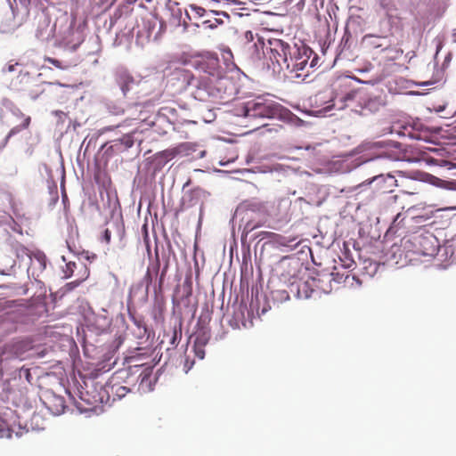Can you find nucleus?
<instances>
[{
    "instance_id": "nucleus-38",
    "label": "nucleus",
    "mask_w": 456,
    "mask_h": 456,
    "mask_svg": "<svg viewBox=\"0 0 456 456\" xmlns=\"http://www.w3.org/2000/svg\"><path fill=\"white\" fill-rule=\"evenodd\" d=\"M426 161L428 165L446 166L448 164L445 160H439L434 158H428Z\"/></svg>"
},
{
    "instance_id": "nucleus-16",
    "label": "nucleus",
    "mask_w": 456,
    "mask_h": 456,
    "mask_svg": "<svg viewBox=\"0 0 456 456\" xmlns=\"http://www.w3.org/2000/svg\"><path fill=\"white\" fill-rule=\"evenodd\" d=\"M29 263L30 265L27 269L28 274L37 280L46 268V256L40 250L33 251L29 257Z\"/></svg>"
},
{
    "instance_id": "nucleus-47",
    "label": "nucleus",
    "mask_w": 456,
    "mask_h": 456,
    "mask_svg": "<svg viewBox=\"0 0 456 456\" xmlns=\"http://www.w3.org/2000/svg\"><path fill=\"white\" fill-rule=\"evenodd\" d=\"M223 55H224L225 61H228L229 59L232 57V53L230 49L224 50Z\"/></svg>"
},
{
    "instance_id": "nucleus-7",
    "label": "nucleus",
    "mask_w": 456,
    "mask_h": 456,
    "mask_svg": "<svg viewBox=\"0 0 456 456\" xmlns=\"http://www.w3.org/2000/svg\"><path fill=\"white\" fill-rule=\"evenodd\" d=\"M28 339L14 340L4 346L0 352V362L4 360L18 359L23 361L33 357H43Z\"/></svg>"
},
{
    "instance_id": "nucleus-36",
    "label": "nucleus",
    "mask_w": 456,
    "mask_h": 456,
    "mask_svg": "<svg viewBox=\"0 0 456 456\" xmlns=\"http://www.w3.org/2000/svg\"><path fill=\"white\" fill-rule=\"evenodd\" d=\"M30 256H32V252H29L26 248H20L16 250V256L20 261H24L25 258L29 261Z\"/></svg>"
},
{
    "instance_id": "nucleus-42",
    "label": "nucleus",
    "mask_w": 456,
    "mask_h": 456,
    "mask_svg": "<svg viewBox=\"0 0 456 456\" xmlns=\"http://www.w3.org/2000/svg\"><path fill=\"white\" fill-rule=\"evenodd\" d=\"M53 113L58 118L60 122H64L65 119L68 118L67 115L61 110H55Z\"/></svg>"
},
{
    "instance_id": "nucleus-54",
    "label": "nucleus",
    "mask_w": 456,
    "mask_h": 456,
    "mask_svg": "<svg viewBox=\"0 0 456 456\" xmlns=\"http://www.w3.org/2000/svg\"><path fill=\"white\" fill-rule=\"evenodd\" d=\"M4 326V322L0 324V337L3 335V328Z\"/></svg>"
},
{
    "instance_id": "nucleus-35",
    "label": "nucleus",
    "mask_w": 456,
    "mask_h": 456,
    "mask_svg": "<svg viewBox=\"0 0 456 456\" xmlns=\"http://www.w3.org/2000/svg\"><path fill=\"white\" fill-rule=\"evenodd\" d=\"M77 267V264L73 261L66 262L65 267L62 269L63 272V278L68 279L69 278L73 273L74 269Z\"/></svg>"
},
{
    "instance_id": "nucleus-15",
    "label": "nucleus",
    "mask_w": 456,
    "mask_h": 456,
    "mask_svg": "<svg viewBox=\"0 0 456 456\" xmlns=\"http://www.w3.org/2000/svg\"><path fill=\"white\" fill-rule=\"evenodd\" d=\"M209 338L210 332L206 328L198 329L191 337V339H193V353L200 360H202L205 357L204 347L208 343Z\"/></svg>"
},
{
    "instance_id": "nucleus-19",
    "label": "nucleus",
    "mask_w": 456,
    "mask_h": 456,
    "mask_svg": "<svg viewBox=\"0 0 456 456\" xmlns=\"http://www.w3.org/2000/svg\"><path fill=\"white\" fill-rule=\"evenodd\" d=\"M111 221H108L107 224L115 229L117 235L121 238L124 234V224L122 221V215L118 209V203H113V208L110 210Z\"/></svg>"
},
{
    "instance_id": "nucleus-49",
    "label": "nucleus",
    "mask_w": 456,
    "mask_h": 456,
    "mask_svg": "<svg viewBox=\"0 0 456 456\" xmlns=\"http://www.w3.org/2000/svg\"><path fill=\"white\" fill-rule=\"evenodd\" d=\"M436 54L438 53V52L442 49L443 47V42L440 38H436Z\"/></svg>"
},
{
    "instance_id": "nucleus-28",
    "label": "nucleus",
    "mask_w": 456,
    "mask_h": 456,
    "mask_svg": "<svg viewBox=\"0 0 456 456\" xmlns=\"http://www.w3.org/2000/svg\"><path fill=\"white\" fill-rule=\"evenodd\" d=\"M52 412L54 415H60L64 412L65 403L62 397H54L53 398V405L50 408Z\"/></svg>"
},
{
    "instance_id": "nucleus-29",
    "label": "nucleus",
    "mask_w": 456,
    "mask_h": 456,
    "mask_svg": "<svg viewBox=\"0 0 456 456\" xmlns=\"http://www.w3.org/2000/svg\"><path fill=\"white\" fill-rule=\"evenodd\" d=\"M80 265L84 269V277L82 279H77V280H75L73 281H70V282L67 283L65 285L66 291L73 290L74 289L78 287L81 284V282L83 281H85L88 277L89 272H88L87 268L84 265H82V264H80Z\"/></svg>"
},
{
    "instance_id": "nucleus-33",
    "label": "nucleus",
    "mask_w": 456,
    "mask_h": 456,
    "mask_svg": "<svg viewBox=\"0 0 456 456\" xmlns=\"http://www.w3.org/2000/svg\"><path fill=\"white\" fill-rule=\"evenodd\" d=\"M312 292H313V290H311L310 292L308 291V287L305 282L297 286V297H299V298H305V299L309 298L311 297Z\"/></svg>"
},
{
    "instance_id": "nucleus-27",
    "label": "nucleus",
    "mask_w": 456,
    "mask_h": 456,
    "mask_svg": "<svg viewBox=\"0 0 456 456\" xmlns=\"http://www.w3.org/2000/svg\"><path fill=\"white\" fill-rule=\"evenodd\" d=\"M206 192L204 190L196 188L193 189L191 192L187 193L183 197V201L185 202L187 200V198H189L190 203L188 204L189 207L195 205L197 202H193L194 200H197L202 196H205Z\"/></svg>"
},
{
    "instance_id": "nucleus-13",
    "label": "nucleus",
    "mask_w": 456,
    "mask_h": 456,
    "mask_svg": "<svg viewBox=\"0 0 456 456\" xmlns=\"http://www.w3.org/2000/svg\"><path fill=\"white\" fill-rule=\"evenodd\" d=\"M170 77V81H174L173 86H176L175 93L178 94L188 91L195 77L190 70L183 67L175 68Z\"/></svg>"
},
{
    "instance_id": "nucleus-5",
    "label": "nucleus",
    "mask_w": 456,
    "mask_h": 456,
    "mask_svg": "<svg viewBox=\"0 0 456 456\" xmlns=\"http://www.w3.org/2000/svg\"><path fill=\"white\" fill-rule=\"evenodd\" d=\"M165 29L164 22L154 13H148L137 23L136 43L142 46L157 41Z\"/></svg>"
},
{
    "instance_id": "nucleus-37",
    "label": "nucleus",
    "mask_w": 456,
    "mask_h": 456,
    "mask_svg": "<svg viewBox=\"0 0 456 456\" xmlns=\"http://www.w3.org/2000/svg\"><path fill=\"white\" fill-rule=\"evenodd\" d=\"M46 61L49 63L54 65L56 68L61 69H68L71 66L70 63L63 62L61 61H59V60L53 59V58H47Z\"/></svg>"
},
{
    "instance_id": "nucleus-43",
    "label": "nucleus",
    "mask_w": 456,
    "mask_h": 456,
    "mask_svg": "<svg viewBox=\"0 0 456 456\" xmlns=\"http://www.w3.org/2000/svg\"><path fill=\"white\" fill-rule=\"evenodd\" d=\"M193 364H194V362L190 361L189 358L187 357L185 359L184 365H183L184 371L187 373L192 368Z\"/></svg>"
},
{
    "instance_id": "nucleus-11",
    "label": "nucleus",
    "mask_w": 456,
    "mask_h": 456,
    "mask_svg": "<svg viewBox=\"0 0 456 456\" xmlns=\"http://www.w3.org/2000/svg\"><path fill=\"white\" fill-rule=\"evenodd\" d=\"M4 104L10 110L12 115L11 122L14 124L7 135V137H11L17 134L21 130L26 129L29 126L30 117L24 115L19 108L15 107L8 100H5Z\"/></svg>"
},
{
    "instance_id": "nucleus-25",
    "label": "nucleus",
    "mask_w": 456,
    "mask_h": 456,
    "mask_svg": "<svg viewBox=\"0 0 456 456\" xmlns=\"http://www.w3.org/2000/svg\"><path fill=\"white\" fill-rule=\"evenodd\" d=\"M0 265V273L3 275H11L15 266V261L9 256H4Z\"/></svg>"
},
{
    "instance_id": "nucleus-50",
    "label": "nucleus",
    "mask_w": 456,
    "mask_h": 456,
    "mask_svg": "<svg viewBox=\"0 0 456 456\" xmlns=\"http://www.w3.org/2000/svg\"><path fill=\"white\" fill-rule=\"evenodd\" d=\"M281 169V166L280 165H274L273 167H270L269 168V171L270 172H273V171H279Z\"/></svg>"
},
{
    "instance_id": "nucleus-51",
    "label": "nucleus",
    "mask_w": 456,
    "mask_h": 456,
    "mask_svg": "<svg viewBox=\"0 0 456 456\" xmlns=\"http://www.w3.org/2000/svg\"><path fill=\"white\" fill-rule=\"evenodd\" d=\"M415 218L416 219H420V220H428V219L430 218V216H425L419 215V216H416Z\"/></svg>"
},
{
    "instance_id": "nucleus-30",
    "label": "nucleus",
    "mask_w": 456,
    "mask_h": 456,
    "mask_svg": "<svg viewBox=\"0 0 456 456\" xmlns=\"http://www.w3.org/2000/svg\"><path fill=\"white\" fill-rule=\"evenodd\" d=\"M179 152V149H168L166 151H161L158 158L161 159L164 163H167V161L173 159Z\"/></svg>"
},
{
    "instance_id": "nucleus-53",
    "label": "nucleus",
    "mask_w": 456,
    "mask_h": 456,
    "mask_svg": "<svg viewBox=\"0 0 456 456\" xmlns=\"http://www.w3.org/2000/svg\"><path fill=\"white\" fill-rule=\"evenodd\" d=\"M161 110H162V111L172 112V111H173V109L166 107V108H163Z\"/></svg>"
},
{
    "instance_id": "nucleus-22",
    "label": "nucleus",
    "mask_w": 456,
    "mask_h": 456,
    "mask_svg": "<svg viewBox=\"0 0 456 456\" xmlns=\"http://www.w3.org/2000/svg\"><path fill=\"white\" fill-rule=\"evenodd\" d=\"M22 430V428L19 426V431H15L14 422L12 424L0 416V438H11L12 432H15L16 436H21L23 434Z\"/></svg>"
},
{
    "instance_id": "nucleus-63",
    "label": "nucleus",
    "mask_w": 456,
    "mask_h": 456,
    "mask_svg": "<svg viewBox=\"0 0 456 456\" xmlns=\"http://www.w3.org/2000/svg\"><path fill=\"white\" fill-rule=\"evenodd\" d=\"M314 61L311 62L310 68L314 67Z\"/></svg>"
},
{
    "instance_id": "nucleus-48",
    "label": "nucleus",
    "mask_w": 456,
    "mask_h": 456,
    "mask_svg": "<svg viewBox=\"0 0 456 456\" xmlns=\"http://www.w3.org/2000/svg\"><path fill=\"white\" fill-rule=\"evenodd\" d=\"M12 231L15 232H18V233H22V231H21V227H20V224H19L18 223H16L15 221H13V226H12Z\"/></svg>"
},
{
    "instance_id": "nucleus-52",
    "label": "nucleus",
    "mask_w": 456,
    "mask_h": 456,
    "mask_svg": "<svg viewBox=\"0 0 456 456\" xmlns=\"http://www.w3.org/2000/svg\"><path fill=\"white\" fill-rule=\"evenodd\" d=\"M373 145L376 146V147L382 148V147L385 146V143L382 142H379L374 143Z\"/></svg>"
},
{
    "instance_id": "nucleus-3",
    "label": "nucleus",
    "mask_w": 456,
    "mask_h": 456,
    "mask_svg": "<svg viewBox=\"0 0 456 456\" xmlns=\"http://www.w3.org/2000/svg\"><path fill=\"white\" fill-rule=\"evenodd\" d=\"M257 57L260 58V49L264 55L267 54L272 65L270 66L274 72H281L286 69V64L289 61L290 45L281 39H270L268 45H265L262 38L257 37V42L254 43Z\"/></svg>"
},
{
    "instance_id": "nucleus-40",
    "label": "nucleus",
    "mask_w": 456,
    "mask_h": 456,
    "mask_svg": "<svg viewBox=\"0 0 456 456\" xmlns=\"http://www.w3.org/2000/svg\"><path fill=\"white\" fill-rule=\"evenodd\" d=\"M257 226H258V224H251V222L248 221L245 224L243 232L246 233H248L251 231H253L255 228H256Z\"/></svg>"
},
{
    "instance_id": "nucleus-59",
    "label": "nucleus",
    "mask_w": 456,
    "mask_h": 456,
    "mask_svg": "<svg viewBox=\"0 0 456 456\" xmlns=\"http://www.w3.org/2000/svg\"><path fill=\"white\" fill-rule=\"evenodd\" d=\"M232 65L233 66V63H227L226 66H227V69H230V66Z\"/></svg>"
},
{
    "instance_id": "nucleus-24",
    "label": "nucleus",
    "mask_w": 456,
    "mask_h": 456,
    "mask_svg": "<svg viewBox=\"0 0 456 456\" xmlns=\"http://www.w3.org/2000/svg\"><path fill=\"white\" fill-rule=\"evenodd\" d=\"M361 160L360 162L357 164V165H361L362 163H366V162H369V161H373V162H380L384 159H388V160H396L398 159L397 157L394 156L393 154H390V153H387V152H384V153H381V154H379L375 157H369V158H363V157H361Z\"/></svg>"
},
{
    "instance_id": "nucleus-57",
    "label": "nucleus",
    "mask_w": 456,
    "mask_h": 456,
    "mask_svg": "<svg viewBox=\"0 0 456 456\" xmlns=\"http://www.w3.org/2000/svg\"><path fill=\"white\" fill-rule=\"evenodd\" d=\"M28 2L29 4H37V0H28Z\"/></svg>"
},
{
    "instance_id": "nucleus-44",
    "label": "nucleus",
    "mask_w": 456,
    "mask_h": 456,
    "mask_svg": "<svg viewBox=\"0 0 456 456\" xmlns=\"http://www.w3.org/2000/svg\"><path fill=\"white\" fill-rule=\"evenodd\" d=\"M177 343H178V334H177V331L175 330L174 334H173L172 338H170V344L173 346H176Z\"/></svg>"
},
{
    "instance_id": "nucleus-1",
    "label": "nucleus",
    "mask_w": 456,
    "mask_h": 456,
    "mask_svg": "<svg viewBox=\"0 0 456 456\" xmlns=\"http://www.w3.org/2000/svg\"><path fill=\"white\" fill-rule=\"evenodd\" d=\"M287 110L270 96L261 95L248 101L237 110V115L246 118H283Z\"/></svg>"
},
{
    "instance_id": "nucleus-17",
    "label": "nucleus",
    "mask_w": 456,
    "mask_h": 456,
    "mask_svg": "<svg viewBox=\"0 0 456 456\" xmlns=\"http://www.w3.org/2000/svg\"><path fill=\"white\" fill-rule=\"evenodd\" d=\"M370 183H375L378 189L384 191H392L397 186V180L391 174H380L372 177Z\"/></svg>"
},
{
    "instance_id": "nucleus-12",
    "label": "nucleus",
    "mask_w": 456,
    "mask_h": 456,
    "mask_svg": "<svg viewBox=\"0 0 456 456\" xmlns=\"http://www.w3.org/2000/svg\"><path fill=\"white\" fill-rule=\"evenodd\" d=\"M57 28V18L53 23H51L50 18L42 12L38 16V25L36 30V37L41 41H54Z\"/></svg>"
},
{
    "instance_id": "nucleus-61",
    "label": "nucleus",
    "mask_w": 456,
    "mask_h": 456,
    "mask_svg": "<svg viewBox=\"0 0 456 456\" xmlns=\"http://www.w3.org/2000/svg\"><path fill=\"white\" fill-rule=\"evenodd\" d=\"M352 264H353V262H351L350 264H347V265H346V267H348V268H349V267L352 265Z\"/></svg>"
},
{
    "instance_id": "nucleus-39",
    "label": "nucleus",
    "mask_w": 456,
    "mask_h": 456,
    "mask_svg": "<svg viewBox=\"0 0 456 456\" xmlns=\"http://www.w3.org/2000/svg\"><path fill=\"white\" fill-rule=\"evenodd\" d=\"M129 392V388H127L126 387H118L117 389H116V395L118 397V398H122L124 397L126 393Z\"/></svg>"
},
{
    "instance_id": "nucleus-2",
    "label": "nucleus",
    "mask_w": 456,
    "mask_h": 456,
    "mask_svg": "<svg viewBox=\"0 0 456 456\" xmlns=\"http://www.w3.org/2000/svg\"><path fill=\"white\" fill-rule=\"evenodd\" d=\"M55 34L53 44L70 50H76L84 40L82 26L75 27V20L67 12L57 17Z\"/></svg>"
},
{
    "instance_id": "nucleus-60",
    "label": "nucleus",
    "mask_w": 456,
    "mask_h": 456,
    "mask_svg": "<svg viewBox=\"0 0 456 456\" xmlns=\"http://www.w3.org/2000/svg\"><path fill=\"white\" fill-rule=\"evenodd\" d=\"M134 368L138 369V370H141L142 369V366H138V365H135Z\"/></svg>"
},
{
    "instance_id": "nucleus-14",
    "label": "nucleus",
    "mask_w": 456,
    "mask_h": 456,
    "mask_svg": "<svg viewBox=\"0 0 456 456\" xmlns=\"http://www.w3.org/2000/svg\"><path fill=\"white\" fill-rule=\"evenodd\" d=\"M194 66L200 71L208 74L207 77H216L224 72L219 63V59L216 54L208 53L197 61Z\"/></svg>"
},
{
    "instance_id": "nucleus-23",
    "label": "nucleus",
    "mask_w": 456,
    "mask_h": 456,
    "mask_svg": "<svg viewBox=\"0 0 456 456\" xmlns=\"http://www.w3.org/2000/svg\"><path fill=\"white\" fill-rule=\"evenodd\" d=\"M427 0H421V2L418 4L416 13H415V19L418 20L419 23H426L429 16L431 15L433 12V6H427L424 7V4Z\"/></svg>"
},
{
    "instance_id": "nucleus-26",
    "label": "nucleus",
    "mask_w": 456,
    "mask_h": 456,
    "mask_svg": "<svg viewBox=\"0 0 456 456\" xmlns=\"http://www.w3.org/2000/svg\"><path fill=\"white\" fill-rule=\"evenodd\" d=\"M113 146L118 147L119 144L124 146V149L131 148L134 144L132 134H126L122 137L113 141Z\"/></svg>"
},
{
    "instance_id": "nucleus-46",
    "label": "nucleus",
    "mask_w": 456,
    "mask_h": 456,
    "mask_svg": "<svg viewBox=\"0 0 456 456\" xmlns=\"http://www.w3.org/2000/svg\"><path fill=\"white\" fill-rule=\"evenodd\" d=\"M276 293L281 295V298L284 300H288L289 298V293L285 290H278Z\"/></svg>"
},
{
    "instance_id": "nucleus-4",
    "label": "nucleus",
    "mask_w": 456,
    "mask_h": 456,
    "mask_svg": "<svg viewBox=\"0 0 456 456\" xmlns=\"http://www.w3.org/2000/svg\"><path fill=\"white\" fill-rule=\"evenodd\" d=\"M381 102L377 97L370 96L364 90H354L346 94L333 104L323 109V112L330 111L332 108L342 110L345 107H360L361 111L375 112L379 109Z\"/></svg>"
},
{
    "instance_id": "nucleus-20",
    "label": "nucleus",
    "mask_w": 456,
    "mask_h": 456,
    "mask_svg": "<svg viewBox=\"0 0 456 456\" xmlns=\"http://www.w3.org/2000/svg\"><path fill=\"white\" fill-rule=\"evenodd\" d=\"M208 16H214L213 19H208L203 21V25L210 29H214L217 28L219 25L224 24L223 18H225L227 20L230 19V15L227 12L213 10L208 12Z\"/></svg>"
},
{
    "instance_id": "nucleus-62",
    "label": "nucleus",
    "mask_w": 456,
    "mask_h": 456,
    "mask_svg": "<svg viewBox=\"0 0 456 456\" xmlns=\"http://www.w3.org/2000/svg\"><path fill=\"white\" fill-rule=\"evenodd\" d=\"M394 146H395V147H398V146H399V143H398V142H395V143H394Z\"/></svg>"
},
{
    "instance_id": "nucleus-10",
    "label": "nucleus",
    "mask_w": 456,
    "mask_h": 456,
    "mask_svg": "<svg viewBox=\"0 0 456 456\" xmlns=\"http://www.w3.org/2000/svg\"><path fill=\"white\" fill-rule=\"evenodd\" d=\"M212 82L210 77H194L188 92L196 100L207 101L212 98Z\"/></svg>"
},
{
    "instance_id": "nucleus-56",
    "label": "nucleus",
    "mask_w": 456,
    "mask_h": 456,
    "mask_svg": "<svg viewBox=\"0 0 456 456\" xmlns=\"http://www.w3.org/2000/svg\"><path fill=\"white\" fill-rule=\"evenodd\" d=\"M122 112H123L122 110H118L117 111H115L113 113L116 114V115H118V114L122 113Z\"/></svg>"
},
{
    "instance_id": "nucleus-18",
    "label": "nucleus",
    "mask_w": 456,
    "mask_h": 456,
    "mask_svg": "<svg viewBox=\"0 0 456 456\" xmlns=\"http://www.w3.org/2000/svg\"><path fill=\"white\" fill-rule=\"evenodd\" d=\"M139 385L138 391L145 394L153 390L152 370L151 368H143L138 377Z\"/></svg>"
},
{
    "instance_id": "nucleus-21",
    "label": "nucleus",
    "mask_w": 456,
    "mask_h": 456,
    "mask_svg": "<svg viewBox=\"0 0 456 456\" xmlns=\"http://www.w3.org/2000/svg\"><path fill=\"white\" fill-rule=\"evenodd\" d=\"M117 82L124 95H126L135 84L134 78L126 70H120L118 73Z\"/></svg>"
},
{
    "instance_id": "nucleus-64",
    "label": "nucleus",
    "mask_w": 456,
    "mask_h": 456,
    "mask_svg": "<svg viewBox=\"0 0 456 456\" xmlns=\"http://www.w3.org/2000/svg\"><path fill=\"white\" fill-rule=\"evenodd\" d=\"M208 115L212 117L214 114L211 111H209Z\"/></svg>"
},
{
    "instance_id": "nucleus-8",
    "label": "nucleus",
    "mask_w": 456,
    "mask_h": 456,
    "mask_svg": "<svg viewBox=\"0 0 456 456\" xmlns=\"http://www.w3.org/2000/svg\"><path fill=\"white\" fill-rule=\"evenodd\" d=\"M413 245V252L419 256H435L439 250V241L432 233L415 235L404 241V248L410 249Z\"/></svg>"
},
{
    "instance_id": "nucleus-58",
    "label": "nucleus",
    "mask_w": 456,
    "mask_h": 456,
    "mask_svg": "<svg viewBox=\"0 0 456 456\" xmlns=\"http://www.w3.org/2000/svg\"><path fill=\"white\" fill-rule=\"evenodd\" d=\"M184 123H187V124H195V121H191V120H185Z\"/></svg>"
},
{
    "instance_id": "nucleus-45",
    "label": "nucleus",
    "mask_w": 456,
    "mask_h": 456,
    "mask_svg": "<svg viewBox=\"0 0 456 456\" xmlns=\"http://www.w3.org/2000/svg\"><path fill=\"white\" fill-rule=\"evenodd\" d=\"M245 39L248 43H250L254 40V34L251 31L245 32Z\"/></svg>"
},
{
    "instance_id": "nucleus-32",
    "label": "nucleus",
    "mask_w": 456,
    "mask_h": 456,
    "mask_svg": "<svg viewBox=\"0 0 456 456\" xmlns=\"http://www.w3.org/2000/svg\"><path fill=\"white\" fill-rule=\"evenodd\" d=\"M426 181L434 186L446 188L447 182L444 180H442L435 175H427Z\"/></svg>"
},
{
    "instance_id": "nucleus-6",
    "label": "nucleus",
    "mask_w": 456,
    "mask_h": 456,
    "mask_svg": "<svg viewBox=\"0 0 456 456\" xmlns=\"http://www.w3.org/2000/svg\"><path fill=\"white\" fill-rule=\"evenodd\" d=\"M289 53L286 70H288L291 78H302L304 80L308 74H303L301 71H304L307 67L313 51L305 45H297L295 44L290 45Z\"/></svg>"
},
{
    "instance_id": "nucleus-9",
    "label": "nucleus",
    "mask_w": 456,
    "mask_h": 456,
    "mask_svg": "<svg viewBox=\"0 0 456 456\" xmlns=\"http://www.w3.org/2000/svg\"><path fill=\"white\" fill-rule=\"evenodd\" d=\"M212 98L219 100H228L234 94V85L232 79L226 75L225 72L221 73L216 77H212Z\"/></svg>"
},
{
    "instance_id": "nucleus-34",
    "label": "nucleus",
    "mask_w": 456,
    "mask_h": 456,
    "mask_svg": "<svg viewBox=\"0 0 456 456\" xmlns=\"http://www.w3.org/2000/svg\"><path fill=\"white\" fill-rule=\"evenodd\" d=\"M20 63L10 61L3 67L2 70L4 73H12V72L19 71V73L21 74V69H20Z\"/></svg>"
},
{
    "instance_id": "nucleus-55",
    "label": "nucleus",
    "mask_w": 456,
    "mask_h": 456,
    "mask_svg": "<svg viewBox=\"0 0 456 456\" xmlns=\"http://www.w3.org/2000/svg\"><path fill=\"white\" fill-rule=\"evenodd\" d=\"M80 125L77 122L73 123V129L76 130L77 126H79Z\"/></svg>"
},
{
    "instance_id": "nucleus-31",
    "label": "nucleus",
    "mask_w": 456,
    "mask_h": 456,
    "mask_svg": "<svg viewBox=\"0 0 456 456\" xmlns=\"http://www.w3.org/2000/svg\"><path fill=\"white\" fill-rule=\"evenodd\" d=\"M187 14H192L195 17H203L206 14L208 15V12L206 11L203 7L198 6L196 4H190L189 9L186 11Z\"/></svg>"
},
{
    "instance_id": "nucleus-41",
    "label": "nucleus",
    "mask_w": 456,
    "mask_h": 456,
    "mask_svg": "<svg viewBox=\"0 0 456 456\" xmlns=\"http://www.w3.org/2000/svg\"><path fill=\"white\" fill-rule=\"evenodd\" d=\"M110 238H111V230H110V228L108 227L105 229V231L103 232L102 240L104 241H106L107 243H110Z\"/></svg>"
}]
</instances>
